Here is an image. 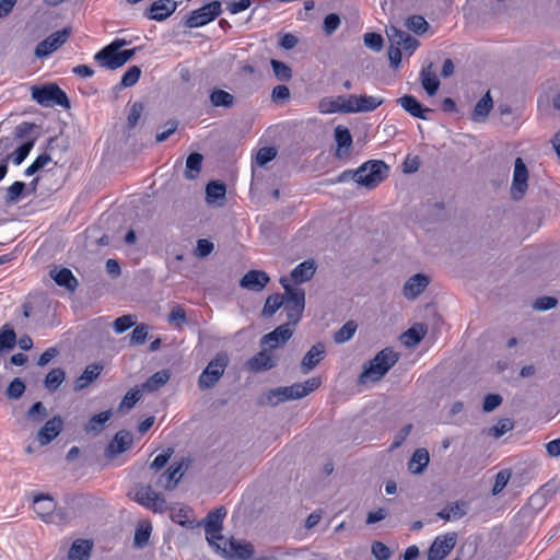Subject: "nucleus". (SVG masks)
<instances>
[{"mask_svg": "<svg viewBox=\"0 0 560 560\" xmlns=\"http://www.w3.org/2000/svg\"><path fill=\"white\" fill-rule=\"evenodd\" d=\"M398 360L399 354L392 348L381 350L364 365L359 375V383L364 385L381 381Z\"/></svg>", "mask_w": 560, "mask_h": 560, "instance_id": "1", "label": "nucleus"}, {"mask_svg": "<svg viewBox=\"0 0 560 560\" xmlns=\"http://www.w3.org/2000/svg\"><path fill=\"white\" fill-rule=\"evenodd\" d=\"M280 283L285 293L282 306L287 313V324L294 327L300 322L305 307V292L301 288L292 287L288 278L282 277Z\"/></svg>", "mask_w": 560, "mask_h": 560, "instance_id": "2", "label": "nucleus"}, {"mask_svg": "<svg viewBox=\"0 0 560 560\" xmlns=\"http://www.w3.org/2000/svg\"><path fill=\"white\" fill-rule=\"evenodd\" d=\"M32 98L42 106L51 107L55 105L63 108L70 107L67 94L55 83L33 85L31 88Z\"/></svg>", "mask_w": 560, "mask_h": 560, "instance_id": "3", "label": "nucleus"}, {"mask_svg": "<svg viewBox=\"0 0 560 560\" xmlns=\"http://www.w3.org/2000/svg\"><path fill=\"white\" fill-rule=\"evenodd\" d=\"M322 382L318 377H312L304 383H296L287 387H278L270 392L269 399L276 398V404L287 400L300 399L320 386Z\"/></svg>", "mask_w": 560, "mask_h": 560, "instance_id": "4", "label": "nucleus"}, {"mask_svg": "<svg viewBox=\"0 0 560 560\" xmlns=\"http://www.w3.org/2000/svg\"><path fill=\"white\" fill-rule=\"evenodd\" d=\"M387 171L383 161H369L353 173V179L364 187L374 188L386 177Z\"/></svg>", "mask_w": 560, "mask_h": 560, "instance_id": "5", "label": "nucleus"}, {"mask_svg": "<svg viewBox=\"0 0 560 560\" xmlns=\"http://www.w3.org/2000/svg\"><path fill=\"white\" fill-rule=\"evenodd\" d=\"M228 363V355L225 353H218L199 375L198 385L200 389L213 387L223 375Z\"/></svg>", "mask_w": 560, "mask_h": 560, "instance_id": "6", "label": "nucleus"}, {"mask_svg": "<svg viewBox=\"0 0 560 560\" xmlns=\"http://www.w3.org/2000/svg\"><path fill=\"white\" fill-rule=\"evenodd\" d=\"M221 2L212 1L202 5L201 8L194 10L185 20V26L189 28L201 27L221 14Z\"/></svg>", "mask_w": 560, "mask_h": 560, "instance_id": "7", "label": "nucleus"}, {"mask_svg": "<svg viewBox=\"0 0 560 560\" xmlns=\"http://www.w3.org/2000/svg\"><path fill=\"white\" fill-rule=\"evenodd\" d=\"M226 515L224 508L217 509L210 512L203 520L206 529V539L213 548L215 544H219L224 537L221 535L223 518Z\"/></svg>", "mask_w": 560, "mask_h": 560, "instance_id": "8", "label": "nucleus"}, {"mask_svg": "<svg viewBox=\"0 0 560 560\" xmlns=\"http://www.w3.org/2000/svg\"><path fill=\"white\" fill-rule=\"evenodd\" d=\"M135 500L155 513H163L167 509V503L164 497L154 492L150 486L137 487L135 492Z\"/></svg>", "mask_w": 560, "mask_h": 560, "instance_id": "9", "label": "nucleus"}, {"mask_svg": "<svg viewBox=\"0 0 560 560\" xmlns=\"http://www.w3.org/2000/svg\"><path fill=\"white\" fill-rule=\"evenodd\" d=\"M70 33V28L66 27L50 34L47 38L38 43L34 51L35 57L43 59L51 55L68 40Z\"/></svg>", "mask_w": 560, "mask_h": 560, "instance_id": "10", "label": "nucleus"}, {"mask_svg": "<svg viewBox=\"0 0 560 560\" xmlns=\"http://www.w3.org/2000/svg\"><path fill=\"white\" fill-rule=\"evenodd\" d=\"M214 549L225 557H237L243 560L249 559L254 553V547L252 544L242 542L233 538L230 540L224 538L219 544H215Z\"/></svg>", "mask_w": 560, "mask_h": 560, "instance_id": "11", "label": "nucleus"}, {"mask_svg": "<svg viewBox=\"0 0 560 560\" xmlns=\"http://www.w3.org/2000/svg\"><path fill=\"white\" fill-rule=\"evenodd\" d=\"M528 188V170L522 158L514 162L513 179L511 185V197L521 200Z\"/></svg>", "mask_w": 560, "mask_h": 560, "instance_id": "12", "label": "nucleus"}, {"mask_svg": "<svg viewBox=\"0 0 560 560\" xmlns=\"http://www.w3.org/2000/svg\"><path fill=\"white\" fill-rule=\"evenodd\" d=\"M456 540V533L438 536L429 549L428 560H443L453 550Z\"/></svg>", "mask_w": 560, "mask_h": 560, "instance_id": "13", "label": "nucleus"}, {"mask_svg": "<svg viewBox=\"0 0 560 560\" xmlns=\"http://www.w3.org/2000/svg\"><path fill=\"white\" fill-rule=\"evenodd\" d=\"M349 113H369L375 110L384 103V100L376 96L368 95H348Z\"/></svg>", "mask_w": 560, "mask_h": 560, "instance_id": "14", "label": "nucleus"}, {"mask_svg": "<svg viewBox=\"0 0 560 560\" xmlns=\"http://www.w3.org/2000/svg\"><path fill=\"white\" fill-rule=\"evenodd\" d=\"M294 327L287 323L278 326L271 332L261 338V346H268L270 349H277L283 346L293 335Z\"/></svg>", "mask_w": 560, "mask_h": 560, "instance_id": "15", "label": "nucleus"}, {"mask_svg": "<svg viewBox=\"0 0 560 560\" xmlns=\"http://www.w3.org/2000/svg\"><path fill=\"white\" fill-rule=\"evenodd\" d=\"M132 434L129 431H118L112 442L106 447L105 454L109 459L115 458L117 455L126 452L132 445Z\"/></svg>", "mask_w": 560, "mask_h": 560, "instance_id": "16", "label": "nucleus"}, {"mask_svg": "<svg viewBox=\"0 0 560 560\" xmlns=\"http://www.w3.org/2000/svg\"><path fill=\"white\" fill-rule=\"evenodd\" d=\"M430 278L423 273L411 276L404 284L402 294L408 300L417 299L429 285Z\"/></svg>", "mask_w": 560, "mask_h": 560, "instance_id": "17", "label": "nucleus"}, {"mask_svg": "<svg viewBox=\"0 0 560 560\" xmlns=\"http://www.w3.org/2000/svg\"><path fill=\"white\" fill-rule=\"evenodd\" d=\"M177 8V2L174 0H158L154 1L151 7L145 11L144 15L149 20L164 21Z\"/></svg>", "mask_w": 560, "mask_h": 560, "instance_id": "18", "label": "nucleus"}, {"mask_svg": "<svg viewBox=\"0 0 560 560\" xmlns=\"http://www.w3.org/2000/svg\"><path fill=\"white\" fill-rule=\"evenodd\" d=\"M62 419L59 416H55L40 428L37 433L38 443L44 446L55 440L62 430Z\"/></svg>", "mask_w": 560, "mask_h": 560, "instance_id": "19", "label": "nucleus"}, {"mask_svg": "<svg viewBox=\"0 0 560 560\" xmlns=\"http://www.w3.org/2000/svg\"><path fill=\"white\" fill-rule=\"evenodd\" d=\"M348 95L347 96H336V97H323L318 102V112L322 114H334V113H342V114H350L349 113V105H348Z\"/></svg>", "mask_w": 560, "mask_h": 560, "instance_id": "20", "label": "nucleus"}, {"mask_svg": "<svg viewBox=\"0 0 560 560\" xmlns=\"http://www.w3.org/2000/svg\"><path fill=\"white\" fill-rule=\"evenodd\" d=\"M269 280L270 278L265 271L250 270L240 280V285L243 289L259 292L265 289Z\"/></svg>", "mask_w": 560, "mask_h": 560, "instance_id": "21", "label": "nucleus"}, {"mask_svg": "<svg viewBox=\"0 0 560 560\" xmlns=\"http://www.w3.org/2000/svg\"><path fill=\"white\" fill-rule=\"evenodd\" d=\"M94 60L100 65V67L108 70H116L122 67L120 51L112 50L108 46H105L97 51L94 55Z\"/></svg>", "mask_w": 560, "mask_h": 560, "instance_id": "22", "label": "nucleus"}, {"mask_svg": "<svg viewBox=\"0 0 560 560\" xmlns=\"http://www.w3.org/2000/svg\"><path fill=\"white\" fill-rule=\"evenodd\" d=\"M397 103L411 116L429 119L428 114L432 113L431 108L423 107L422 104L412 95H404L397 100Z\"/></svg>", "mask_w": 560, "mask_h": 560, "instance_id": "23", "label": "nucleus"}, {"mask_svg": "<svg viewBox=\"0 0 560 560\" xmlns=\"http://www.w3.org/2000/svg\"><path fill=\"white\" fill-rule=\"evenodd\" d=\"M468 511V503L459 500L446 504L441 511L438 512V517L446 522L456 521L464 517Z\"/></svg>", "mask_w": 560, "mask_h": 560, "instance_id": "24", "label": "nucleus"}, {"mask_svg": "<svg viewBox=\"0 0 560 560\" xmlns=\"http://www.w3.org/2000/svg\"><path fill=\"white\" fill-rule=\"evenodd\" d=\"M56 506V502L49 495L37 494L34 497V511L45 522L50 521Z\"/></svg>", "mask_w": 560, "mask_h": 560, "instance_id": "25", "label": "nucleus"}, {"mask_svg": "<svg viewBox=\"0 0 560 560\" xmlns=\"http://www.w3.org/2000/svg\"><path fill=\"white\" fill-rule=\"evenodd\" d=\"M316 271V264L313 259L299 264L290 273L291 280L299 284L311 280Z\"/></svg>", "mask_w": 560, "mask_h": 560, "instance_id": "26", "label": "nucleus"}, {"mask_svg": "<svg viewBox=\"0 0 560 560\" xmlns=\"http://www.w3.org/2000/svg\"><path fill=\"white\" fill-rule=\"evenodd\" d=\"M325 347L322 343L314 345L304 355L301 370L304 374L312 371L324 359Z\"/></svg>", "mask_w": 560, "mask_h": 560, "instance_id": "27", "label": "nucleus"}, {"mask_svg": "<svg viewBox=\"0 0 560 560\" xmlns=\"http://www.w3.org/2000/svg\"><path fill=\"white\" fill-rule=\"evenodd\" d=\"M335 140L337 143V151L336 155L338 158H343L348 154L349 149L352 144V136L349 131V129L345 126L338 125L335 128Z\"/></svg>", "mask_w": 560, "mask_h": 560, "instance_id": "28", "label": "nucleus"}, {"mask_svg": "<svg viewBox=\"0 0 560 560\" xmlns=\"http://www.w3.org/2000/svg\"><path fill=\"white\" fill-rule=\"evenodd\" d=\"M430 463V455L425 448H417L408 462V469L412 475H421Z\"/></svg>", "mask_w": 560, "mask_h": 560, "instance_id": "29", "label": "nucleus"}, {"mask_svg": "<svg viewBox=\"0 0 560 560\" xmlns=\"http://www.w3.org/2000/svg\"><path fill=\"white\" fill-rule=\"evenodd\" d=\"M103 370V365L98 363L88 365L83 373L77 378L74 383V390L79 392L86 388L94 382Z\"/></svg>", "mask_w": 560, "mask_h": 560, "instance_id": "30", "label": "nucleus"}, {"mask_svg": "<svg viewBox=\"0 0 560 560\" xmlns=\"http://www.w3.org/2000/svg\"><path fill=\"white\" fill-rule=\"evenodd\" d=\"M183 476L182 464L171 465L170 468L160 476L156 485L166 490L173 489Z\"/></svg>", "mask_w": 560, "mask_h": 560, "instance_id": "31", "label": "nucleus"}, {"mask_svg": "<svg viewBox=\"0 0 560 560\" xmlns=\"http://www.w3.org/2000/svg\"><path fill=\"white\" fill-rule=\"evenodd\" d=\"M421 84L422 88L425 90V92L433 96L436 94L439 88H440V81L433 71V65L430 63L428 67L423 68L421 73Z\"/></svg>", "mask_w": 560, "mask_h": 560, "instance_id": "32", "label": "nucleus"}, {"mask_svg": "<svg viewBox=\"0 0 560 560\" xmlns=\"http://www.w3.org/2000/svg\"><path fill=\"white\" fill-rule=\"evenodd\" d=\"M492 107L493 101L491 98L490 92H487L475 105V108L471 114V119L474 121H483L489 115Z\"/></svg>", "mask_w": 560, "mask_h": 560, "instance_id": "33", "label": "nucleus"}, {"mask_svg": "<svg viewBox=\"0 0 560 560\" xmlns=\"http://www.w3.org/2000/svg\"><path fill=\"white\" fill-rule=\"evenodd\" d=\"M203 156L200 153L194 152L188 155L184 171V177L188 180L196 179L201 171Z\"/></svg>", "mask_w": 560, "mask_h": 560, "instance_id": "34", "label": "nucleus"}, {"mask_svg": "<svg viewBox=\"0 0 560 560\" xmlns=\"http://www.w3.org/2000/svg\"><path fill=\"white\" fill-rule=\"evenodd\" d=\"M170 378L171 373L168 370L158 371L142 384V390L148 393L155 392L163 387Z\"/></svg>", "mask_w": 560, "mask_h": 560, "instance_id": "35", "label": "nucleus"}, {"mask_svg": "<svg viewBox=\"0 0 560 560\" xmlns=\"http://www.w3.org/2000/svg\"><path fill=\"white\" fill-rule=\"evenodd\" d=\"M427 328L422 324H418L409 328L402 335V341L406 347L413 348L416 347L425 336Z\"/></svg>", "mask_w": 560, "mask_h": 560, "instance_id": "36", "label": "nucleus"}, {"mask_svg": "<svg viewBox=\"0 0 560 560\" xmlns=\"http://www.w3.org/2000/svg\"><path fill=\"white\" fill-rule=\"evenodd\" d=\"M273 366L275 361L272 357L268 354L265 350L260 351L258 354H256L248 361V368L254 372L269 370Z\"/></svg>", "mask_w": 560, "mask_h": 560, "instance_id": "37", "label": "nucleus"}, {"mask_svg": "<svg viewBox=\"0 0 560 560\" xmlns=\"http://www.w3.org/2000/svg\"><path fill=\"white\" fill-rule=\"evenodd\" d=\"M51 278L58 285L66 287L71 291H73L78 285V281L73 273L70 269L67 268L51 271Z\"/></svg>", "mask_w": 560, "mask_h": 560, "instance_id": "38", "label": "nucleus"}, {"mask_svg": "<svg viewBox=\"0 0 560 560\" xmlns=\"http://www.w3.org/2000/svg\"><path fill=\"white\" fill-rule=\"evenodd\" d=\"M234 96L224 90L214 89L210 93V102L214 107L230 108L234 105Z\"/></svg>", "mask_w": 560, "mask_h": 560, "instance_id": "39", "label": "nucleus"}, {"mask_svg": "<svg viewBox=\"0 0 560 560\" xmlns=\"http://www.w3.org/2000/svg\"><path fill=\"white\" fill-rule=\"evenodd\" d=\"M92 545L88 540H77L69 550L70 560H88Z\"/></svg>", "mask_w": 560, "mask_h": 560, "instance_id": "40", "label": "nucleus"}, {"mask_svg": "<svg viewBox=\"0 0 560 560\" xmlns=\"http://www.w3.org/2000/svg\"><path fill=\"white\" fill-rule=\"evenodd\" d=\"M225 185L219 182H210L206 187V198L208 203H213L225 197Z\"/></svg>", "mask_w": 560, "mask_h": 560, "instance_id": "41", "label": "nucleus"}, {"mask_svg": "<svg viewBox=\"0 0 560 560\" xmlns=\"http://www.w3.org/2000/svg\"><path fill=\"white\" fill-rule=\"evenodd\" d=\"M283 303V295L279 293L269 295L265 302L262 315L265 317H271L282 306Z\"/></svg>", "mask_w": 560, "mask_h": 560, "instance_id": "42", "label": "nucleus"}, {"mask_svg": "<svg viewBox=\"0 0 560 560\" xmlns=\"http://www.w3.org/2000/svg\"><path fill=\"white\" fill-rule=\"evenodd\" d=\"M112 412L109 410L93 416L89 423L85 425L86 432L100 433L103 430V425L109 420Z\"/></svg>", "mask_w": 560, "mask_h": 560, "instance_id": "43", "label": "nucleus"}, {"mask_svg": "<svg viewBox=\"0 0 560 560\" xmlns=\"http://www.w3.org/2000/svg\"><path fill=\"white\" fill-rule=\"evenodd\" d=\"M66 374L61 369H52L45 378V386L50 392H55L65 381Z\"/></svg>", "mask_w": 560, "mask_h": 560, "instance_id": "44", "label": "nucleus"}, {"mask_svg": "<svg viewBox=\"0 0 560 560\" xmlns=\"http://www.w3.org/2000/svg\"><path fill=\"white\" fill-rule=\"evenodd\" d=\"M357 330V324L352 320L347 322L334 335V340L337 343H343L350 340Z\"/></svg>", "mask_w": 560, "mask_h": 560, "instance_id": "45", "label": "nucleus"}, {"mask_svg": "<svg viewBox=\"0 0 560 560\" xmlns=\"http://www.w3.org/2000/svg\"><path fill=\"white\" fill-rule=\"evenodd\" d=\"M16 343V335L7 325L0 331V351L11 350Z\"/></svg>", "mask_w": 560, "mask_h": 560, "instance_id": "46", "label": "nucleus"}, {"mask_svg": "<svg viewBox=\"0 0 560 560\" xmlns=\"http://www.w3.org/2000/svg\"><path fill=\"white\" fill-rule=\"evenodd\" d=\"M35 144V139H30L20 145L12 154L11 159L15 165H20L28 155Z\"/></svg>", "mask_w": 560, "mask_h": 560, "instance_id": "47", "label": "nucleus"}, {"mask_svg": "<svg viewBox=\"0 0 560 560\" xmlns=\"http://www.w3.org/2000/svg\"><path fill=\"white\" fill-rule=\"evenodd\" d=\"M26 416L32 422L39 423L48 416V411L43 402L37 401L28 409Z\"/></svg>", "mask_w": 560, "mask_h": 560, "instance_id": "48", "label": "nucleus"}, {"mask_svg": "<svg viewBox=\"0 0 560 560\" xmlns=\"http://www.w3.org/2000/svg\"><path fill=\"white\" fill-rule=\"evenodd\" d=\"M141 75V69L138 66H131L128 68V70L124 73L120 86L121 88H130L133 86L140 79Z\"/></svg>", "mask_w": 560, "mask_h": 560, "instance_id": "49", "label": "nucleus"}, {"mask_svg": "<svg viewBox=\"0 0 560 560\" xmlns=\"http://www.w3.org/2000/svg\"><path fill=\"white\" fill-rule=\"evenodd\" d=\"M275 75L281 81H288L292 77L291 68L279 60L272 59L270 61Z\"/></svg>", "mask_w": 560, "mask_h": 560, "instance_id": "50", "label": "nucleus"}, {"mask_svg": "<svg viewBox=\"0 0 560 560\" xmlns=\"http://www.w3.org/2000/svg\"><path fill=\"white\" fill-rule=\"evenodd\" d=\"M152 527L149 524L140 525L135 533V545L139 548L145 546L149 541Z\"/></svg>", "mask_w": 560, "mask_h": 560, "instance_id": "51", "label": "nucleus"}, {"mask_svg": "<svg viewBox=\"0 0 560 560\" xmlns=\"http://www.w3.org/2000/svg\"><path fill=\"white\" fill-rule=\"evenodd\" d=\"M386 35H387L389 44H390L389 46H396V47L401 48V45L405 40V37L408 35V33L397 28L396 26H389L386 30Z\"/></svg>", "mask_w": 560, "mask_h": 560, "instance_id": "52", "label": "nucleus"}, {"mask_svg": "<svg viewBox=\"0 0 560 560\" xmlns=\"http://www.w3.org/2000/svg\"><path fill=\"white\" fill-rule=\"evenodd\" d=\"M406 26L416 34H422L428 28V22L421 15H413L407 20Z\"/></svg>", "mask_w": 560, "mask_h": 560, "instance_id": "53", "label": "nucleus"}, {"mask_svg": "<svg viewBox=\"0 0 560 560\" xmlns=\"http://www.w3.org/2000/svg\"><path fill=\"white\" fill-rule=\"evenodd\" d=\"M25 392L24 382L16 377L14 378L7 388V396L11 399H19Z\"/></svg>", "mask_w": 560, "mask_h": 560, "instance_id": "54", "label": "nucleus"}, {"mask_svg": "<svg viewBox=\"0 0 560 560\" xmlns=\"http://www.w3.org/2000/svg\"><path fill=\"white\" fill-rule=\"evenodd\" d=\"M513 429V422L510 419H501L498 421L495 425H493L489 433L491 436L499 439L504 435L506 432Z\"/></svg>", "mask_w": 560, "mask_h": 560, "instance_id": "55", "label": "nucleus"}, {"mask_svg": "<svg viewBox=\"0 0 560 560\" xmlns=\"http://www.w3.org/2000/svg\"><path fill=\"white\" fill-rule=\"evenodd\" d=\"M136 324L132 315H124L114 320L113 327L117 334H122Z\"/></svg>", "mask_w": 560, "mask_h": 560, "instance_id": "56", "label": "nucleus"}, {"mask_svg": "<svg viewBox=\"0 0 560 560\" xmlns=\"http://www.w3.org/2000/svg\"><path fill=\"white\" fill-rule=\"evenodd\" d=\"M363 40L364 45L374 51H380L383 48L384 39L377 33H365Z\"/></svg>", "mask_w": 560, "mask_h": 560, "instance_id": "57", "label": "nucleus"}, {"mask_svg": "<svg viewBox=\"0 0 560 560\" xmlns=\"http://www.w3.org/2000/svg\"><path fill=\"white\" fill-rule=\"evenodd\" d=\"M277 155V150L271 147H265L258 150L256 154V163L259 166L266 165L268 162L272 161Z\"/></svg>", "mask_w": 560, "mask_h": 560, "instance_id": "58", "label": "nucleus"}, {"mask_svg": "<svg viewBox=\"0 0 560 560\" xmlns=\"http://www.w3.org/2000/svg\"><path fill=\"white\" fill-rule=\"evenodd\" d=\"M148 336V326L144 324L137 325L130 335V345L138 346L144 343Z\"/></svg>", "mask_w": 560, "mask_h": 560, "instance_id": "59", "label": "nucleus"}, {"mask_svg": "<svg viewBox=\"0 0 560 560\" xmlns=\"http://www.w3.org/2000/svg\"><path fill=\"white\" fill-rule=\"evenodd\" d=\"M372 555L376 560H389L392 557L390 549L381 541H374L371 547Z\"/></svg>", "mask_w": 560, "mask_h": 560, "instance_id": "60", "label": "nucleus"}, {"mask_svg": "<svg viewBox=\"0 0 560 560\" xmlns=\"http://www.w3.org/2000/svg\"><path fill=\"white\" fill-rule=\"evenodd\" d=\"M186 313L183 307L175 306L168 314V323L172 325H175L176 327H182L184 324H186Z\"/></svg>", "mask_w": 560, "mask_h": 560, "instance_id": "61", "label": "nucleus"}, {"mask_svg": "<svg viewBox=\"0 0 560 560\" xmlns=\"http://www.w3.org/2000/svg\"><path fill=\"white\" fill-rule=\"evenodd\" d=\"M25 189V184L23 182H14L7 189V201L8 202H16L21 198L23 190Z\"/></svg>", "mask_w": 560, "mask_h": 560, "instance_id": "62", "label": "nucleus"}, {"mask_svg": "<svg viewBox=\"0 0 560 560\" xmlns=\"http://www.w3.org/2000/svg\"><path fill=\"white\" fill-rule=\"evenodd\" d=\"M141 398V392L139 389H131L130 392H128L121 404H120V409H131Z\"/></svg>", "mask_w": 560, "mask_h": 560, "instance_id": "63", "label": "nucleus"}, {"mask_svg": "<svg viewBox=\"0 0 560 560\" xmlns=\"http://www.w3.org/2000/svg\"><path fill=\"white\" fill-rule=\"evenodd\" d=\"M340 25V18L335 14H328L324 20V31L327 35H331Z\"/></svg>", "mask_w": 560, "mask_h": 560, "instance_id": "64", "label": "nucleus"}]
</instances>
